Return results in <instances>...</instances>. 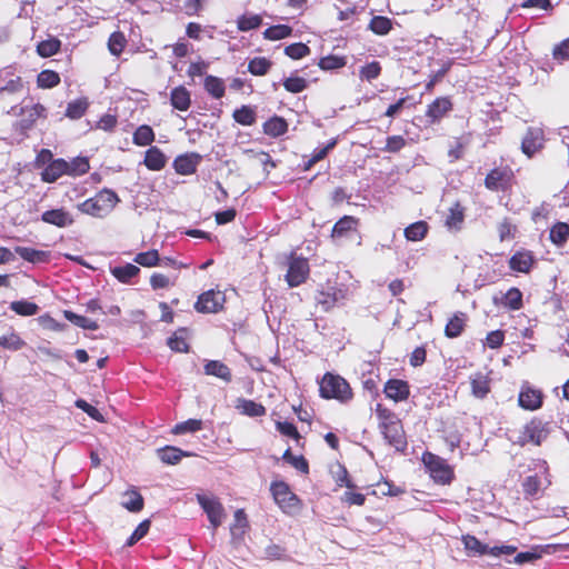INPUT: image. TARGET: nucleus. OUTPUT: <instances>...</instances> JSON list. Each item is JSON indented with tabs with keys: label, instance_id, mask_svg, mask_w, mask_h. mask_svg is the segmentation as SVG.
<instances>
[{
	"label": "nucleus",
	"instance_id": "nucleus-53",
	"mask_svg": "<svg viewBox=\"0 0 569 569\" xmlns=\"http://www.w3.org/2000/svg\"><path fill=\"white\" fill-rule=\"evenodd\" d=\"M376 415L379 420V429L400 420L395 412L383 407L381 403H377Z\"/></svg>",
	"mask_w": 569,
	"mask_h": 569
},
{
	"label": "nucleus",
	"instance_id": "nucleus-22",
	"mask_svg": "<svg viewBox=\"0 0 569 569\" xmlns=\"http://www.w3.org/2000/svg\"><path fill=\"white\" fill-rule=\"evenodd\" d=\"M493 302L496 305L500 303L501 306L510 310H519L523 306L522 292L518 288L512 287L501 297L500 301H498V299L495 298Z\"/></svg>",
	"mask_w": 569,
	"mask_h": 569
},
{
	"label": "nucleus",
	"instance_id": "nucleus-28",
	"mask_svg": "<svg viewBox=\"0 0 569 569\" xmlns=\"http://www.w3.org/2000/svg\"><path fill=\"white\" fill-rule=\"evenodd\" d=\"M508 183L507 172L500 169H492L485 179V186L491 191L503 190Z\"/></svg>",
	"mask_w": 569,
	"mask_h": 569
},
{
	"label": "nucleus",
	"instance_id": "nucleus-14",
	"mask_svg": "<svg viewBox=\"0 0 569 569\" xmlns=\"http://www.w3.org/2000/svg\"><path fill=\"white\" fill-rule=\"evenodd\" d=\"M41 220L58 228H66L74 222L72 214L64 208L47 210L41 214Z\"/></svg>",
	"mask_w": 569,
	"mask_h": 569
},
{
	"label": "nucleus",
	"instance_id": "nucleus-11",
	"mask_svg": "<svg viewBox=\"0 0 569 569\" xmlns=\"http://www.w3.org/2000/svg\"><path fill=\"white\" fill-rule=\"evenodd\" d=\"M386 441L397 451H405L407 448V439L400 420L380 429Z\"/></svg>",
	"mask_w": 569,
	"mask_h": 569
},
{
	"label": "nucleus",
	"instance_id": "nucleus-55",
	"mask_svg": "<svg viewBox=\"0 0 569 569\" xmlns=\"http://www.w3.org/2000/svg\"><path fill=\"white\" fill-rule=\"evenodd\" d=\"M186 332V329H180L172 337L168 339V346L172 351L176 352H188L189 345L186 341L184 336L182 333Z\"/></svg>",
	"mask_w": 569,
	"mask_h": 569
},
{
	"label": "nucleus",
	"instance_id": "nucleus-45",
	"mask_svg": "<svg viewBox=\"0 0 569 569\" xmlns=\"http://www.w3.org/2000/svg\"><path fill=\"white\" fill-rule=\"evenodd\" d=\"M61 47V41L57 38H50L38 43L37 52L43 58L56 54Z\"/></svg>",
	"mask_w": 569,
	"mask_h": 569
},
{
	"label": "nucleus",
	"instance_id": "nucleus-41",
	"mask_svg": "<svg viewBox=\"0 0 569 569\" xmlns=\"http://www.w3.org/2000/svg\"><path fill=\"white\" fill-rule=\"evenodd\" d=\"M64 318L72 322L74 326L86 329V330H97L99 328L97 321L91 320L84 316L77 315L73 311L66 310L63 312Z\"/></svg>",
	"mask_w": 569,
	"mask_h": 569
},
{
	"label": "nucleus",
	"instance_id": "nucleus-62",
	"mask_svg": "<svg viewBox=\"0 0 569 569\" xmlns=\"http://www.w3.org/2000/svg\"><path fill=\"white\" fill-rule=\"evenodd\" d=\"M124 44L126 39L120 32H113L108 41L109 50L113 56H119L122 52Z\"/></svg>",
	"mask_w": 569,
	"mask_h": 569
},
{
	"label": "nucleus",
	"instance_id": "nucleus-50",
	"mask_svg": "<svg viewBox=\"0 0 569 569\" xmlns=\"http://www.w3.org/2000/svg\"><path fill=\"white\" fill-rule=\"evenodd\" d=\"M87 99H77L71 101L67 106L66 116L70 119H79L81 118L88 109Z\"/></svg>",
	"mask_w": 569,
	"mask_h": 569
},
{
	"label": "nucleus",
	"instance_id": "nucleus-13",
	"mask_svg": "<svg viewBox=\"0 0 569 569\" xmlns=\"http://www.w3.org/2000/svg\"><path fill=\"white\" fill-rule=\"evenodd\" d=\"M543 141L542 129L530 127L522 139L521 150L526 156L532 157L543 147Z\"/></svg>",
	"mask_w": 569,
	"mask_h": 569
},
{
	"label": "nucleus",
	"instance_id": "nucleus-8",
	"mask_svg": "<svg viewBox=\"0 0 569 569\" xmlns=\"http://www.w3.org/2000/svg\"><path fill=\"white\" fill-rule=\"evenodd\" d=\"M224 297L220 291L208 290L198 297L194 309L201 313H216L222 308Z\"/></svg>",
	"mask_w": 569,
	"mask_h": 569
},
{
	"label": "nucleus",
	"instance_id": "nucleus-40",
	"mask_svg": "<svg viewBox=\"0 0 569 569\" xmlns=\"http://www.w3.org/2000/svg\"><path fill=\"white\" fill-rule=\"evenodd\" d=\"M462 542L465 546V549L470 555H487L490 553V548L487 545H483L479 539H477L475 536H463Z\"/></svg>",
	"mask_w": 569,
	"mask_h": 569
},
{
	"label": "nucleus",
	"instance_id": "nucleus-24",
	"mask_svg": "<svg viewBox=\"0 0 569 569\" xmlns=\"http://www.w3.org/2000/svg\"><path fill=\"white\" fill-rule=\"evenodd\" d=\"M23 118L20 120L19 126L23 130L30 129L38 118L43 117L46 108L40 104H33L31 108H21Z\"/></svg>",
	"mask_w": 569,
	"mask_h": 569
},
{
	"label": "nucleus",
	"instance_id": "nucleus-35",
	"mask_svg": "<svg viewBox=\"0 0 569 569\" xmlns=\"http://www.w3.org/2000/svg\"><path fill=\"white\" fill-rule=\"evenodd\" d=\"M429 226L426 221H417L409 224L403 233L408 241H421L428 233Z\"/></svg>",
	"mask_w": 569,
	"mask_h": 569
},
{
	"label": "nucleus",
	"instance_id": "nucleus-44",
	"mask_svg": "<svg viewBox=\"0 0 569 569\" xmlns=\"http://www.w3.org/2000/svg\"><path fill=\"white\" fill-rule=\"evenodd\" d=\"M272 62L264 57H256L248 63V71L253 76H264L268 73Z\"/></svg>",
	"mask_w": 569,
	"mask_h": 569
},
{
	"label": "nucleus",
	"instance_id": "nucleus-32",
	"mask_svg": "<svg viewBox=\"0 0 569 569\" xmlns=\"http://www.w3.org/2000/svg\"><path fill=\"white\" fill-rule=\"evenodd\" d=\"M471 392L476 398L483 399L490 391L488 377L477 372L471 377Z\"/></svg>",
	"mask_w": 569,
	"mask_h": 569
},
{
	"label": "nucleus",
	"instance_id": "nucleus-43",
	"mask_svg": "<svg viewBox=\"0 0 569 569\" xmlns=\"http://www.w3.org/2000/svg\"><path fill=\"white\" fill-rule=\"evenodd\" d=\"M154 140V132L150 126L142 124L133 133V143L140 147L150 144Z\"/></svg>",
	"mask_w": 569,
	"mask_h": 569
},
{
	"label": "nucleus",
	"instance_id": "nucleus-63",
	"mask_svg": "<svg viewBox=\"0 0 569 569\" xmlns=\"http://www.w3.org/2000/svg\"><path fill=\"white\" fill-rule=\"evenodd\" d=\"M381 67L378 61H372L360 69V78L372 81L379 77Z\"/></svg>",
	"mask_w": 569,
	"mask_h": 569
},
{
	"label": "nucleus",
	"instance_id": "nucleus-19",
	"mask_svg": "<svg viewBox=\"0 0 569 569\" xmlns=\"http://www.w3.org/2000/svg\"><path fill=\"white\" fill-rule=\"evenodd\" d=\"M110 273L121 283L130 284L132 279L140 273V268L132 263L114 266L110 268Z\"/></svg>",
	"mask_w": 569,
	"mask_h": 569
},
{
	"label": "nucleus",
	"instance_id": "nucleus-46",
	"mask_svg": "<svg viewBox=\"0 0 569 569\" xmlns=\"http://www.w3.org/2000/svg\"><path fill=\"white\" fill-rule=\"evenodd\" d=\"M291 33H292L291 27L286 26V24H277V26H271V27L267 28L263 32V37H264V39L276 41V40L284 39V38L291 36Z\"/></svg>",
	"mask_w": 569,
	"mask_h": 569
},
{
	"label": "nucleus",
	"instance_id": "nucleus-37",
	"mask_svg": "<svg viewBox=\"0 0 569 569\" xmlns=\"http://www.w3.org/2000/svg\"><path fill=\"white\" fill-rule=\"evenodd\" d=\"M203 86L206 91L214 99H220L224 96V82L218 77L207 76Z\"/></svg>",
	"mask_w": 569,
	"mask_h": 569
},
{
	"label": "nucleus",
	"instance_id": "nucleus-6",
	"mask_svg": "<svg viewBox=\"0 0 569 569\" xmlns=\"http://www.w3.org/2000/svg\"><path fill=\"white\" fill-rule=\"evenodd\" d=\"M197 501L206 512L208 520L213 529H217L222 523L224 509L219 499L214 496L197 493Z\"/></svg>",
	"mask_w": 569,
	"mask_h": 569
},
{
	"label": "nucleus",
	"instance_id": "nucleus-29",
	"mask_svg": "<svg viewBox=\"0 0 569 569\" xmlns=\"http://www.w3.org/2000/svg\"><path fill=\"white\" fill-rule=\"evenodd\" d=\"M143 162L148 169L159 171L166 166L167 159L159 148L151 147L147 150Z\"/></svg>",
	"mask_w": 569,
	"mask_h": 569
},
{
	"label": "nucleus",
	"instance_id": "nucleus-54",
	"mask_svg": "<svg viewBox=\"0 0 569 569\" xmlns=\"http://www.w3.org/2000/svg\"><path fill=\"white\" fill-rule=\"evenodd\" d=\"M133 261L142 267H154L160 262V256L157 250L152 249L137 253Z\"/></svg>",
	"mask_w": 569,
	"mask_h": 569
},
{
	"label": "nucleus",
	"instance_id": "nucleus-7",
	"mask_svg": "<svg viewBox=\"0 0 569 569\" xmlns=\"http://www.w3.org/2000/svg\"><path fill=\"white\" fill-rule=\"evenodd\" d=\"M309 274L308 260L301 257H291L289 261L286 280L289 287H298L306 281Z\"/></svg>",
	"mask_w": 569,
	"mask_h": 569
},
{
	"label": "nucleus",
	"instance_id": "nucleus-48",
	"mask_svg": "<svg viewBox=\"0 0 569 569\" xmlns=\"http://www.w3.org/2000/svg\"><path fill=\"white\" fill-rule=\"evenodd\" d=\"M90 164L87 157H77L73 158L70 162H68V171L69 176H81L89 171Z\"/></svg>",
	"mask_w": 569,
	"mask_h": 569
},
{
	"label": "nucleus",
	"instance_id": "nucleus-49",
	"mask_svg": "<svg viewBox=\"0 0 569 569\" xmlns=\"http://www.w3.org/2000/svg\"><path fill=\"white\" fill-rule=\"evenodd\" d=\"M282 459L284 461H287L288 463H290L293 468H296L300 472H302V473L309 472V463L306 460V458L303 456H293L290 448H288L283 452Z\"/></svg>",
	"mask_w": 569,
	"mask_h": 569
},
{
	"label": "nucleus",
	"instance_id": "nucleus-38",
	"mask_svg": "<svg viewBox=\"0 0 569 569\" xmlns=\"http://www.w3.org/2000/svg\"><path fill=\"white\" fill-rule=\"evenodd\" d=\"M549 238L556 246H563L569 240V224L566 222H557L550 229Z\"/></svg>",
	"mask_w": 569,
	"mask_h": 569
},
{
	"label": "nucleus",
	"instance_id": "nucleus-52",
	"mask_svg": "<svg viewBox=\"0 0 569 569\" xmlns=\"http://www.w3.org/2000/svg\"><path fill=\"white\" fill-rule=\"evenodd\" d=\"M24 345H26V342L14 331L10 332L9 335H4V336L0 337V347L11 350V351H18Z\"/></svg>",
	"mask_w": 569,
	"mask_h": 569
},
{
	"label": "nucleus",
	"instance_id": "nucleus-64",
	"mask_svg": "<svg viewBox=\"0 0 569 569\" xmlns=\"http://www.w3.org/2000/svg\"><path fill=\"white\" fill-rule=\"evenodd\" d=\"M552 56L559 62L569 60V38L555 46Z\"/></svg>",
	"mask_w": 569,
	"mask_h": 569
},
{
	"label": "nucleus",
	"instance_id": "nucleus-31",
	"mask_svg": "<svg viewBox=\"0 0 569 569\" xmlns=\"http://www.w3.org/2000/svg\"><path fill=\"white\" fill-rule=\"evenodd\" d=\"M236 408L249 417H260L266 413V408L261 403L244 398L237 400Z\"/></svg>",
	"mask_w": 569,
	"mask_h": 569
},
{
	"label": "nucleus",
	"instance_id": "nucleus-30",
	"mask_svg": "<svg viewBox=\"0 0 569 569\" xmlns=\"http://www.w3.org/2000/svg\"><path fill=\"white\" fill-rule=\"evenodd\" d=\"M143 497L136 490L130 489L123 493L121 506L130 512H140L143 509Z\"/></svg>",
	"mask_w": 569,
	"mask_h": 569
},
{
	"label": "nucleus",
	"instance_id": "nucleus-42",
	"mask_svg": "<svg viewBox=\"0 0 569 569\" xmlns=\"http://www.w3.org/2000/svg\"><path fill=\"white\" fill-rule=\"evenodd\" d=\"M10 309L19 316H34L39 311V306L28 300H18L10 303Z\"/></svg>",
	"mask_w": 569,
	"mask_h": 569
},
{
	"label": "nucleus",
	"instance_id": "nucleus-17",
	"mask_svg": "<svg viewBox=\"0 0 569 569\" xmlns=\"http://www.w3.org/2000/svg\"><path fill=\"white\" fill-rule=\"evenodd\" d=\"M68 171V161L64 159H54L49 162V164L43 169L41 173V179L44 182L52 183L56 182L60 177L67 174Z\"/></svg>",
	"mask_w": 569,
	"mask_h": 569
},
{
	"label": "nucleus",
	"instance_id": "nucleus-20",
	"mask_svg": "<svg viewBox=\"0 0 569 569\" xmlns=\"http://www.w3.org/2000/svg\"><path fill=\"white\" fill-rule=\"evenodd\" d=\"M198 162L199 156L197 154L179 156L173 161V168L177 173L188 176L196 172Z\"/></svg>",
	"mask_w": 569,
	"mask_h": 569
},
{
	"label": "nucleus",
	"instance_id": "nucleus-1",
	"mask_svg": "<svg viewBox=\"0 0 569 569\" xmlns=\"http://www.w3.org/2000/svg\"><path fill=\"white\" fill-rule=\"evenodd\" d=\"M530 470H533L535 473L528 476L522 481V490L526 499H537L542 495V491L550 486L551 481L549 479V467L547 461L537 459L532 460V467L529 466Z\"/></svg>",
	"mask_w": 569,
	"mask_h": 569
},
{
	"label": "nucleus",
	"instance_id": "nucleus-60",
	"mask_svg": "<svg viewBox=\"0 0 569 569\" xmlns=\"http://www.w3.org/2000/svg\"><path fill=\"white\" fill-rule=\"evenodd\" d=\"M541 549L539 547L532 548L531 550L519 552L513 562L517 565L531 563L541 558Z\"/></svg>",
	"mask_w": 569,
	"mask_h": 569
},
{
	"label": "nucleus",
	"instance_id": "nucleus-4",
	"mask_svg": "<svg viewBox=\"0 0 569 569\" xmlns=\"http://www.w3.org/2000/svg\"><path fill=\"white\" fill-rule=\"evenodd\" d=\"M319 385L320 396L325 399H337L346 402L352 397L349 383L338 375L327 372Z\"/></svg>",
	"mask_w": 569,
	"mask_h": 569
},
{
	"label": "nucleus",
	"instance_id": "nucleus-9",
	"mask_svg": "<svg viewBox=\"0 0 569 569\" xmlns=\"http://www.w3.org/2000/svg\"><path fill=\"white\" fill-rule=\"evenodd\" d=\"M270 491L274 501L280 508H293L298 505L299 499L290 491L289 486L284 481H273L270 486Z\"/></svg>",
	"mask_w": 569,
	"mask_h": 569
},
{
	"label": "nucleus",
	"instance_id": "nucleus-12",
	"mask_svg": "<svg viewBox=\"0 0 569 569\" xmlns=\"http://www.w3.org/2000/svg\"><path fill=\"white\" fill-rule=\"evenodd\" d=\"M543 396L538 389L523 385L518 396V405L529 411L537 410L542 406Z\"/></svg>",
	"mask_w": 569,
	"mask_h": 569
},
{
	"label": "nucleus",
	"instance_id": "nucleus-21",
	"mask_svg": "<svg viewBox=\"0 0 569 569\" xmlns=\"http://www.w3.org/2000/svg\"><path fill=\"white\" fill-rule=\"evenodd\" d=\"M170 102L179 111H187L191 104L190 92L183 86L176 87L170 92Z\"/></svg>",
	"mask_w": 569,
	"mask_h": 569
},
{
	"label": "nucleus",
	"instance_id": "nucleus-23",
	"mask_svg": "<svg viewBox=\"0 0 569 569\" xmlns=\"http://www.w3.org/2000/svg\"><path fill=\"white\" fill-rule=\"evenodd\" d=\"M204 373L222 379L226 382L232 380V375L227 365L219 360H209L203 367Z\"/></svg>",
	"mask_w": 569,
	"mask_h": 569
},
{
	"label": "nucleus",
	"instance_id": "nucleus-61",
	"mask_svg": "<svg viewBox=\"0 0 569 569\" xmlns=\"http://www.w3.org/2000/svg\"><path fill=\"white\" fill-rule=\"evenodd\" d=\"M309 47L302 42L289 44L284 49V53L292 59H301L309 54Z\"/></svg>",
	"mask_w": 569,
	"mask_h": 569
},
{
	"label": "nucleus",
	"instance_id": "nucleus-36",
	"mask_svg": "<svg viewBox=\"0 0 569 569\" xmlns=\"http://www.w3.org/2000/svg\"><path fill=\"white\" fill-rule=\"evenodd\" d=\"M358 220L351 216H345L338 220L332 229V237L339 238L347 236L350 231H355Z\"/></svg>",
	"mask_w": 569,
	"mask_h": 569
},
{
	"label": "nucleus",
	"instance_id": "nucleus-56",
	"mask_svg": "<svg viewBox=\"0 0 569 569\" xmlns=\"http://www.w3.org/2000/svg\"><path fill=\"white\" fill-rule=\"evenodd\" d=\"M37 82L40 88H53L59 84L60 77L56 71L43 70L38 74Z\"/></svg>",
	"mask_w": 569,
	"mask_h": 569
},
{
	"label": "nucleus",
	"instance_id": "nucleus-26",
	"mask_svg": "<svg viewBox=\"0 0 569 569\" xmlns=\"http://www.w3.org/2000/svg\"><path fill=\"white\" fill-rule=\"evenodd\" d=\"M262 129L264 134L277 138L287 132L288 122L282 117L273 116L263 123Z\"/></svg>",
	"mask_w": 569,
	"mask_h": 569
},
{
	"label": "nucleus",
	"instance_id": "nucleus-16",
	"mask_svg": "<svg viewBox=\"0 0 569 569\" xmlns=\"http://www.w3.org/2000/svg\"><path fill=\"white\" fill-rule=\"evenodd\" d=\"M535 263V257L531 251L520 250L515 252L509 259V268L513 271L528 273Z\"/></svg>",
	"mask_w": 569,
	"mask_h": 569
},
{
	"label": "nucleus",
	"instance_id": "nucleus-58",
	"mask_svg": "<svg viewBox=\"0 0 569 569\" xmlns=\"http://www.w3.org/2000/svg\"><path fill=\"white\" fill-rule=\"evenodd\" d=\"M283 87L288 92L299 93L308 87V82L302 77H289L283 80Z\"/></svg>",
	"mask_w": 569,
	"mask_h": 569
},
{
	"label": "nucleus",
	"instance_id": "nucleus-10",
	"mask_svg": "<svg viewBox=\"0 0 569 569\" xmlns=\"http://www.w3.org/2000/svg\"><path fill=\"white\" fill-rule=\"evenodd\" d=\"M343 298V290L330 283L318 290L316 295L317 305L320 306L323 311H329Z\"/></svg>",
	"mask_w": 569,
	"mask_h": 569
},
{
	"label": "nucleus",
	"instance_id": "nucleus-57",
	"mask_svg": "<svg viewBox=\"0 0 569 569\" xmlns=\"http://www.w3.org/2000/svg\"><path fill=\"white\" fill-rule=\"evenodd\" d=\"M262 23V18L259 14L241 16L237 24L240 31H250L257 29Z\"/></svg>",
	"mask_w": 569,
	"mask_h": 569
},
{
	"label": "nucleus",
	"instance_id": "nucleus-27",
	"mask_svg": "<svg viewBox=\"0 0 569 569\" xmlns=\"http://www.w3.org/2000/svg\"><path fill=\"white\" fill-rule=\"evenodd\" d=\"M16 253H18L23 260L31 263H42L49 260L50 253L43 250H37L28 247H16Z\"/></svg>",
	"mask_w": 569,
	"mask_h": 569
},
{
	"label": "nucleus",
	"instance_id": "nucleus-47",
	"mask_svg": "<svg viewBox=\"0 0 569 569\" xmlns=\"http://www.w3.org/2000/svg\"><path fill=\"white\" fill-rule=\"evenodd\" d=\"M391 20L383 16L373 17L369 23V29L378 36L387 34L391 30Z\"/></svg>",
	"mask_w": 569,
	"mask_h": 569
},
{
	"label": "nucleus",
	"instance_id": "nucleus-33",
	"mask_svg": "<svg viewBox=\"0 0 569 569\" xmlns=\"http://www.w3.org/2000/svg\"><path fill=\"white\" fill-rule=\"evenodd\" d=\"M466 323V315L463 312L455 313L453 317L449 319L445 327V335L448 338H457L459 337L465 328Z\"/></svg>",
	"mask_w": 569,
	"mask_h": 569
},
{
	"label": "nucleus",
	"instance_id": "nucleus-51",
	"mask_svg": "<svg viewBox=\"0 0 569 569\" xmlns=\"http://www.w3.org/2000/svg\"><path fill=\"white\" fill-rule=\"evenodd\" d=\"M202 420L199 419H188L186 421L177 423L173 429L172 433L174 435H184L188 432H197L202 429Z\"/></svg>",
	"mask_w": 569,
	"mask_h": 569
},
{
	"label": "nucleus",
	"instance_id": "nucleus-2",
	"mask_svg": "<svg viewBox=\"0 0 569 569\" xmlns=\"http://www.w3.org/2000/svg\"><path fill=\"white\" fill-rule=\"evenodd\" d=\"M119 202L117 193L110 189H103L94 197L78 204V209L86 214L103 218L109 214Z\"/></svg>",
	"mask_w": 569,
	"mask_h": 569
},
{
	"label": "nucleus",
	"instance_id": "nucleus-59",
	"mask_svg": "<svg viewBox=\"0 0 569 569\" xmlns=\"http://www.w3.org/2000/svg\"><path fill=\"white\" fill-rule=\"evenodd\" d=\"M151 522L149 519L141 521L131 536L127 539L126 546L131 547L137 543L140 539H142L149 531Z\"/></svg>",
	"mask_w": 569,
	"mask_h": 569
},
{
	"label": "nucleus",
	"instance_id": "nucleus-25",
	"mask_svg": "<svg viewBox=\"0 0 569 569\" xmlns=\"http://www.w3.org/2000/svg\"><path fill=\"white\" fill-rule=\"evenodd\" d=\"M159 459L167 465H177L182 457H190L192 453L177 447L167 446L157 450Z\"/></svg>",
	"mask_w": 569,
	"mask_h": 569
},
{
	"label": "nucleus",
	"instance_id": "nucleus-3",
	"mask_svg": "<svg viewBox=\"0 0 569 569\" xmlns=\"http://www.w3.org/2000/svg\"><path fill=\"white\" fill-rule=\"evenodd\" d=\"M551 430V421L535 417L523 426L522 430L519 431V435L512 441L520 447L529 443L540 446L549 437Z\"/></svg>",
	"mask_w": 569,
	"mask_h": 569
},
{
	"label": "nucleus",
	"instance_id": "nucleus-34",
	"mask_svg": "<svg viewBox=\"0 0 569 569\" xmlns=\"http://www.w3.org/2000/svg\"><path fill=\"white\" fill-rule=\"evenodd\" d=\"M463 220H465V209L459 202H457L449 209V213L446 218V226L450 230L458 231L461 229Z\"/></svg>",
	"mask_w": 569,
	"mask_h": 569
},
{
	"label": "nucleus",
	"instance_id": "nucleus-18",
	"mask_svg": "<svg viewBox=\"0 0 569 569\" xmlns=\"http://www.w3.org/2000/svg\"><path fill=\"white\" fill-rule=\"evenodd\" d=\"M452 103L448 97H440L432 101L426 111V116L431 122L440 121L450 110Z\"/></svg>",
	"mask_w": 569,
	"mask_h": 569
},
{
	"label": "nucleus",
	"instance_id": "nucleus-39",
	"mask_svg": "<svg viewBox=\"0 0 569 569\" xmlns=\"http://www.w3.org/2000/svg\"><path fill=\"white\" fill-rule=\"evenodd\" d=\"M232 117L234 121L241 126H252L257 120L256 111L251 106H242L236 109Z\"/></svg>",
	"mask_w": 569,
	"mask_h": 569
},
{
	"label": "nucleus",
	"instance_id": "nucleus-5",
	"mask_svg": "<svg viewBox=\"0 0 569 569\" xmlns=\"http://www.w3.org/2000/svg\"><path fill=\"white\" fill-rule=\"evenodd\" d=\"M423 462L436 482L448 485L452 481L453 470L445 459L433 453H426L423 455Z\"/></svg>",
	"mask_w": 569,
	"mask_h": 569
},
{
	"label": "nucleus",
	"instance_id": "nucleus-15",
	"mask_svg": "<svg viewBox=\"0 0 569 569\" xmlns=\"http://www.w3.org/2000/svg\"><path fill=\"white\" fill-rule=\"evenodd\" d=\"M383 391L389 399L396 402L407 400L410 395L408 382L400 379H389Z\"/></svg>",
	"mask_w": 569,
	"mask_h": 569
}]
</instances>
